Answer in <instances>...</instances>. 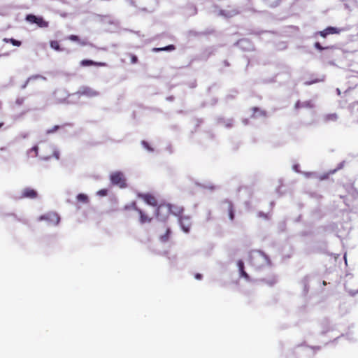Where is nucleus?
<instances>
[{
	"mask_svg": "<svg viewBox=\"0 0 358 358\" xmlns=\"http://www.w3.org/2000/svg\"><path fill=\"white\" fill-rule=\"evenodd\" d=\"M5 43H10L13 45L20 47L22 45V42L14 38H5L3 40Z\"/></svg>",
	"mask_w": 358,
	"mask_h": 358,
	"instance_id": "23",
	"label": "nucleus"
},
{
	"mask_svg": "<svg viewBox=\"0 0 358 358\" xmlns=\"http://www.w3.org/2000/svg\"><path fill=\"white\" fill-rule=\"evenodd\" d=\"M195 278L197 279V280H201L202 278V275L200 274V273H196L195 275H194Z\"/></svg>",
	"mask_w": 358,
	"mask_h": 358,
	"instance_id": "31",
	"label": "nucleus"
},
{
	"mask_svg": "<svg viewBox=\"0 0 358 358\" xmlns=\"http://www.w3.org/2000/svg\"><path fill=\"white\" fill-rule=\"evenodd\" d=\"M138 196L143 199L145 203L150 206H156L157 205L156 198L150 194H138Z\"/></svg>",
	"mask_w": 358,
	"mask_h": 358,
	"instance_id": "8",
	"label": "nucleus"
},
{
	"mask_svg": "<svg viewBox=\"0 0 358 358\" xmlns=\"http://www.w3.org/2000/svg\"><path fill=\"white\" fill-rule=\"evenodd\" d=\"M80 64L82 66H106L107 64L105 62H94L90 59H83L80 61Z\"/></svg>",
	"mask_w": 358,
	"mask_h": 358,
	"instance_id": "10",
	"label": "nucleus"
},
{
	"mask_svg": "<svg viewBox=\"0 0 358 358\" xmlns=\"http://www.w3.org/2000/svg\"><path fill=\"white\" fill-rule=\"evenodd\" d=\"M252 116L253 117H257L258 116H264V117H265L266 115V111L262 110L259 109L257 107H253L252 108Z\"/></svg>",
	"mask_w": 358,
	"mask_h": 358,
	"instance_id": "16",
	"label": "nucleus"
},
{
	"mask_svg": "<svg viewBox=\"0 0 358 358\" xmlns=\"http://www.w3.org/2000/svg\"><path fill=\"white\" fill-rule=\"evenodd\" d=\"M68 39L73 42H77L83 46L87 45V43L85 41H81L80 38L76 35H70L68 36Z\"/></svg>",
	"mask_w": 358,
	"mask_h": 358,
	"instance_id": "17",
	"label": "nucleus"
},
{
	"mask_svg": "<svg viewBox=\"0 0 358 358\" xmlns=\"http://www.w3.org/2000/svg\"><path fill=\"white\" fill-rule=\"evenodd\" d=\"M338 116L335 113L327 114L322 117V121L324 123L335 122L338 120Z\"/></svg>",
	"mask_w": 358,
	"mask_h": 358,
	"instance_id": "13",
	"label": "nucleus"
},
{
	"mask_svg": "<svg viewBox=\"0 0 358 358\" xmlns=\"http://www.w3.org/2000/svg\"><path fill=\"white\" fill-rule=\"evenodd\" d=\"M170 236H171V229L169 228H166L165 234L164 235L160 236L159 240L163 243H166L169 240Z\"/></svg>",
	"mask_w": 358,
	"mask_h": 358,
	"instance_id": "20",
	"label": "nucleus"
},
{
	"mask_svg": "<svg viewBox=\"0 0 358 358\" xmlns=\"http://www.w3.org/2000/svg\"><path fill=\"white\" fill-rule=\"evenodd\" d=\"M314 105L311 101H306L303 102H301L300 101H297L294 104V108L298 110L302 108H313Z\"/></svg>",
	"mask_w": 358,
	"mask_h": 358,
	"instance_id": "12",
	"label": "nucleus"
},
{
	"mask_svg": "<svg viewBox=\"0 0 358 358\" xmlns=\"http://www.w3.org/2000/svg\"><path fill=\"white\" fill-rule=\"evenodd\" d=\"M110 180L113 185L118 186L120 188L127 187L126 178L123 173L120 171H115L110 174Z\"/></svg>",
	"mask_w": 358,
	"mask_h": 358,
	"instance_id": "3",
	"label": "nucleus"
},
{
	"mask_svg": "<svg viewBox=\"0 0 358 358\" xmlns=\"http://www.w3.org/2000/svg\"><path fill=\"white\" fill-rule=\"evenodd\" d=\"M59 128V126H55L52 129L48 131V133L50 134V133H52V132H55Z\"/></svg>",
	"mask_w": 358,
	"mask_h": 358,
	"instance_id": "30",
	"label": "nucleus"
},
{
	"mask_svg": "<svg viewBox=\"0 0 358 358\" xmlns=\"http://www.w3.org/2000/svg\"><path fill=\"white\" fill-rule=\"evenodd\" d=\"M40 220H51L54 222L55 224H58L60 218L57 213H50L46 215L41 216Z\"/></svg>",
	"mask_w": 358,
	"mask_h": 358,
	"instance_id": "11",
	"label": "nucleus"
},
{
	"mask_svg": "<svg viewBox=\"0 0 358 358\" xmlns=\"http://www.w3.org/2000/svg\"><path fill=\"white\" fill-rule=\"evenodd\" d=\"M38 192L34 189L31 187L24 188L20 194V199H34L37 198Z\"/></svg>",
	"mask_w": 358,
	"mask_h": 358,
	"instance_id": "4",
	"label": "nucleus"
},
{
	"mask_svg": "<svg viewBox=\"0 0 358 358\" xmlns=\"http://www.w3.org/2000/svg\"><path fill=\"white\" fill-rule=\"evenodd\" d=\"M262 281L268 285L269 286H272L276 282V279L274 276H271L269 279H262Z\"/></svg>",
	"mask_w": 358,
	"mask_h": 358,
	"instance_id": "26",
	"label": "nucleus"
},
{
	"mask_svg": "<svg viewBox=\"0 0 358 358\" xmlns=\"http://www.w3.org/2000/svg\"><path fill=\"white\" fill-rule=\"evenodd\" d=\"M225 203L227 205V212L229 219L232 221L234 219V208L231 201H226Z\"/></svg>",
	"mask_w": 358,
	"mask_h": 358,
	"instance_id": "15",
	"label": "nucleus"
},
{
	"mask_svg": "<svg viewBox=\"0 0 358 358\" xmlns=\"http://www.w3.org/2000/svg\"><path fill=\"white\" fill-rule=\"evenodd\" d=\"M179 217H180L179 222H180V226H181L182 230L186 233L189 232V231L190 229V227H191L189 217H182V215H180V216H179Z\"/></svg>",
	"mask_w": 358,
	"mask_h": 358,
	"instance_id": "9",
	"label": "nucleus"
},
{
	"mask_svg": "<svg viewBox=\"0 0 358 358\" xmlns=\"http://www.w3.org/2000/svg\"><path fill=\"white\" fill-rule=\"evenodd\" d=\"M177 208H179V207L173 205V209L174 211H177Z\"/></svg>",
	"mask_w": 358,
	"mask_h": 358,
	"instance_id": "32",
	"label": "nucleus"
},
{
	"mask_svg": "<svg viewBox=\"0 0 358 358\" xmlns=\"http://www.w3.org/2000/svg\"><path fill=\"white\" fill-rule=\"evenodd\" d=\"M50 47L57 51L62 50L60 48V45L57 41H50Z\"/></svg>",
	"mask_w": 358,
	"mask_h": 358,
	"instance_id": "25",
	"label": "nucleus"
},
{
	"mask_svg": "<svg viewBox=\"0 0 358 358\" xmlns=\"http://www.w3.org/2000/svg\"><path fill=\"white\" fill-rule=\"evenodd\" d=\"M3 124H4L3 122L0 123V129L3 126Z\"/></svg>",
	"mask_w": 358,
	"mask_h": 358,
	"instance_id": "35",
	"label": "nucleus"
},
{
	"mask_svg": "<svg viewBox=\"0 0 358 358\" xmlns=\"http://www.w3.org/2000/svg\"><path fill=\"white\" fill-rule=\"evenodd\" d=\"M108 194V190L106 189H101L97 192V194L101 196H105Z\"/></svg>",
	"mask_w": 358,
	"mask_h": 358,
	"instance_id": "27",
	"label": "nucleus"
},
{
	"mask_svg": "<svg viewBox=\"0 0 358 358\" xmlns=\"http://www.w3.org/2000/svg\"><path fill=\"white\" fill-rule=\"evenodd\" d=\"M238 266L241 273V276L243 277L246 280H250L249 275L244 270V263L242 260L238 262Z\"/></svg>",
	"mask_w": 358,
	"mask_h": 358,
	"instance_id": "14",
	"label": "nucleus"
},
{
	"mask_svg": "<svg viewBox=\"0 0 358 358\" xmlns=\"http://www.w3.org/2000/svg\"><path fill=\"white\" fill-rule=\"evenodd\" d=\"M78 94L82 96H85L87 97H95L99 96V92L94 90V89L90 87H83L79 91Z\"/></svg>",
	"mask_w": 358,
	"mask_h": 358,
	"instance_id": "6",
	"label": "nucleus"
},
{
	"mask_svg": "<svg viewBox=\"0 0 358 358\" xmlns=\"http://www.w3.org/2000/svg\"><path fill=\"white\" fill-rule=\"evenodd\" d=\"M33 150H34L36 152H37V151H38V147H37V146H34V147L33 148Z\"/></svg>",
	"mask_w": 358,
	"mask_h": 358,
	"instance_id": "33",
	"label": "nucleus"
},
{
	"mask_svg": "<svg viewBox=\"0 0 358 358\" xmlns=\"http://www.w3.org/2000/svg\"><path fill=\"white\" fill-rule=\"evenodd\" d=\"M38 16H36L33 14H29L26 16V20L31 24H35L36 22Z\"/></svg>",
	"mask_w": 358,
	"mask_h": 358,
	"instance_id": "24",
	"label": "nucleus"
},
{
	"mask_svg": "<svg viewBox=\"0 0 358 358\" xmlns=\"http://www.w3.org/2000/svg\"><path fill=\"white\" fill-rule=\"evenodd\" d=\"M6 150V148H1V150Z\"/></svg>",
	"mask_w": 358,
	"mask_h": 358,
	"instance_id": "37",
	"label": "nucleus"
},
{
	"mask_svg": "<svg viewBox=\"0 0 358 358\" xmlns=\"http://www.w3.org/2000/svg\"><path fill=\"white\" fill-rule=\"evenodd\" d=\"M30 79H31V78L27 79V82H26V84H25V85H27V83L29 81V80H30ZM25 86H26V85H24V87Z\"/></svg>",
	"mask_w": 358,
	"mask_h": 358,
	"instance_id": "36",
	"label": "nucleus"
},
{
	"mask_svg": "<svg viewBox=\"0 0 358 358\" xmlns=\"http://www.w3.org/2000/svg\"><path fill=\"white\" fill-rule=\"evenodd\" d=\"M129 57L131 58V62L132 64H136L138 62V58L136 55L133 54H129Z\"/></svg>",
	"mask_w": 358,
	"mask_h": 358,
	"instance_id": "29",
	"label": "nucleus"
},
{
	"mask_svg": "<svg viewBox=\"0 0 358 358\" xmlns=\"http://www.w3.org/2000/svg\"><path fill=\"white\" fill-rule=\"evenodd\" d=\"M251 264L257 268H260L270 264L268 257L262 251H255L250 255Z\"/></svg>",
	"mask_w": 358,
	"mask_h": 358,
	"instance_id": "2",
	"label": "nucleus"
},
{
	"mask_svg": "<svg viewBox=\"0 0 358 358\" xmlns=\"http://www.w3.org/2000/svg\"><path fill=\"white\" fill-rule=\"evenodd\" d=\"M341 29L334 27H328L326 29H324L322 31H320L317 33V34H319L322 38H326L328 35L330 34H337L341 32Z\"/></svg>",
	"mask_w": 358,
	"mask_h": 358,
	"instance_id": "7",
	"label": "nucleus"
},
{
	"mask_svg": "<svg viewBox=\"0 0 358 358\" xmlns=\"http://www.w3.org/2000/svg\"><path fill=\"white\" fill-rule=\"evenodd\" d=\"M175 49H176V47L174 45H169L164 47V48H154L153 51H155V52L171 51V50H174Z\"/></svg>",
	"mask_w": 358,
	"mask_h": 358,
	"instance_id": "21",
	"label": "nucleus"
},
{
	"mask_svg": "<svg viewBox=\"0 0 358 358\" xmlns=\"http://www.w3.org/2000/svg\"><path fill=\"white\" fill-rule=\"evenodd\" d=\"M41 28H46L48 27V22L45 21L42 17H38L36 23Z\"/></svg>",
	"mask_w": 358,
	"mask_h": 358,
	"instance_id": "19",
	"label": "nucleus"
},
{
	"mask_svg": "<svg viewBox=\"0 0 358 358\" xmlns=\"http://www.w3.org/2000/svg\"><path fill=\"white\" fill-rule=\"evenodd\" d=\"M184 209L182 208H177V211L173 209V205L169 203H162L158 206L156 209V215L159 220H166L170 214H173L176 216H180L182 214Z\"/></svg>",
	"mask_w": 358,
	"mask_h": 358,
	"instance_id": "1",
	"label": "nucleus"
},
{
	"mask_svg": "<svg viewBox=\"0 0 358 358\" xmlns=\"http://www.w3.org/2000/svg\"><path fill=\"white\" fill-rule=\"evenodd\" d=\"M314 46L318 50H323L324 49L329 48L328 47L324 48V47L322 46V45L319 42H316L314 45Z\"/></svg>",
	"mask_w": 358,
	"mask_h": 358,
	"instance_id": "28",
	"label": "nucleus"
},
{
	"mask_svg": "<svg viewBox=\"0 0 358 358\" xmlns=\"http://www.w3.org/2000/svg\"><path fill=\"white\" fill-rule=\"evenodd\" d=\"M133 208L138 212L140 215L139 221L141 224L149 223L152 221V217L147 215L145 212H143L141 209L138 208L136 206L135 202L132 203Z\"/></svg>",
	"mask_w": 358,
	"mask_h": 358,
	"instance_id": "5",
	"label": "nucleus"
},
{
	"mask_svg": "<svg viewBox=\"0 0 358 358\" xmlns=\"http://www.w3.org/2000/svg\"><path fill=\"white\" fill-rule=\"evenodd\" d=\"M278 1H279L278 0V1H277L275 3H271V5L272 6H277V5L278 4Z\"/></svg>",
	"mask_w": 358,
	"mask_h": 358,
	"instance_id": "34",
	"label": "nucleus"
},
{
	"mask_svg": "<svg viewBox=\"0 0 358 358\" xmlns=\"http://www.w3.org/2000/svg\"><path fill=\"white\" fill-rule=\"evenodd\" d=\"M220 15H223L224 17H231L236 15L238 13V12L235 9H233V10H228V11L222 10L220 11Z\"/></svg>",
	"mask_w": 358,
	"mask_h": 358,
	"instance_id": "18",
	"label": "nucleus"
},
{
	"mask_svg": "<svg viewBox=\"0 0 358 358\" xmlns=\"http://www.w3.org/2000/svg\"><path fill=\"white\" fill-rule=\"evenodd\" d=\"M78 201L83 203H89V198L87 195L85 194H78L76 197Z\"/></svg>",
	"mask_w": 358,
	"mask_h": 358,
	"instance_id": "22",
	"label": "nucleus"
}]
</instances>
